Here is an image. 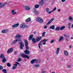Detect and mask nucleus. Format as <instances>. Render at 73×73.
<instances>
[{
	"mask_svg": "<svg viewBox=\"0 0 73 73\" xmlns=\"http://www.w3.org/2000/svg\"><path fill=\"white\" fill-rule=\"evenodd\" d=\"M54 1H52V2L51 3V5H53V4H54Z\"/></svg>",
	"mask_w": 73,
	"mask_h": 73,
	"instance_id": "603ef678",
	"label": "nucleus"
},
{
	"mask_svg": "<svg viewBox=\"0 0 73 73\" xmlns=\"http://www.w3.org/2000/svg\"><path fill=\"white\" fill-rule=\"evenodd\" d=\"M6 61H7V60L5 59V58H4L2 60V62H3V63H4V62H5Z\"/></svg>",
	"mask_w": 73,
	"mask_h": 73,
	"instance_id": "c756f323",
	"label": "nucleus"
},
{
	"mask_svg": "<svg viewBox=\"0 0 73 73\" xmlns=\"http://www.w3.org/2000/svg\"><path fill=\"white\" fill-rule=\"evenodd\" d=\"M46 73V71H45L44 70L42 69L41 70V73Z\"/></svg>",
	"mask_w": 73,
	"mask_h": 73,
	"instance_id": "7c9ffc66",
	"label": "nucleus"
},
{
	"mask_svg": "<svg viewBox=\"0 0 73 73\" xmlns=\"http://www.w3.org/2000/svg\"><path fill=\"white\" fill-rule=\"evenodd\" d=\"M43 45H45V44H46V43L45 42H44L43 43Z\"/></svg>",
	"mask_w": 73,
	"mask_h": 73,
	"instance_id": "e2e57ef3",
	"label": "nucleus"
},
{
	"mask_svg": "<svg viewBox=\"0 0 73 73\" xmlns=\"http://www.w3.org/2000/svg\"><path fill=\"white\" fill-rule=\"evenodd\" d=\"M14 66H17V63L15 64H14Z\"/></svg>",
	"mask_w": 73,
	"mask_h": 73,
	"instance_id": "3c124183",
	"label": "nucleus"
},
{
	"mask_svg": "<svg viewBox=\"0 0 73 73\" xmlns=\"http://www.w3.org/2000/svg\"><path fill=\"white\" fill-rule=\"evenodd\" d=\"M2 69H3V67L1 66H0V70H1Z\"/></svg>",
	"mask_w": 73,
	"mask_h": 73,
	"instance_id": "a19ab883",
	"label": "nucleus"
},
{
	"mask_svg": "<svg viewBox=\"0 0 73 73\" xmlns=\"http://www.w3.org/2000/svg\"><path fill=\"white\" fill-rule=\"evenodd\" d=\"M60 51V48H57L56 51V54H58V52Z\"/></svg>",
	"mask_w": 73,
	"mask_h": 73,
	"instance_id": "a211bd4d",
	"label": "nucleus"
},
{
	"mask_svg": "<svg viewBox=\"0 0 73 73\" xmlns=\"http://www.w3.org/2000/svg\"><path fill=\"white\" fill-rule=\"evenodd\" d=\"M65 40H66L67 41H69V39L67 38H65Z\"/></svg>",
	"mask_w": 73,
	"mask_h": 73,
	"instance_id": "6e6d98bb",
	"label": "nucleus"
},
{
	"mask_svg": "<svg viewBox=\"0 0 73 73\" xmlns=\"http://www.w3.org/2000/svg\"><path fill=\"white\" fill-rule=\"evenodd\" d=\"M2 33H6L7 32V30H4L1 31Z\"/></svg>",
	"mask_w": 73,
	"mask_h": 73,
	"instance_id": "a878e982",
	"label": "nucleus"
},
{
	"mask_svg": "<svg viewBox=\"0 0 73 73\" xmlns=\"http://www.w3.org/2000/svg\"><path fill=\"white\" fill-rule=\"evenodd\" d=\"M15 63L17 64H18V65H20V63H19L18 62H16Z\"/></svg>",
	"mask_w": 73,
	"mask_h": 73,
	"instance_id": "4d7b16f0",
	"label": "nucleus"
},
{
	"mask_svg": "<svg viewBox=\"0 0 73 73\" xmlns=\"http://www.w3.org/2000/svg\"><path fill=\"white\" fill-rule=\"evenodd\" d=\"M19 25V23H18L17 24H15L14 25H12V28H16V27H17Z\"/></svg>",
	"mask_w": 73,
	"mask_h": 73,
	"instance_id": "9d476101",
	"label": "nucleus"
},
{
	"mask_svg": "<svg viewBox=\"0 0 73 73\" xmlns=\"http://www.w3.org/2000/svg\"><path fill=\"white\" fill-rule=\"evenodd\" d=\"M63 40H64V37L62 36H61L59 37V39L58 40V41L60 42Z\"/></svg>",
	"mask_w": 73,
	"mask_h": 73,
	"instance_id": "f3484780",
	"label": "nucleus"
},
{
	"mask_svg": "<svg viewBox=\"0 0 73 73\" xmlns=\"http://www.w3.org/2000/svg\"><path fill=\"white\" fill-rule=\"evenodd\" d=\"M25 21L26 23H28L29 22V21H31V18H29L26 19Z\"/></svg>",
	"mask_w": 73,
	"mask_h": 73,
	"instance_id": "4468645a",
	"label": "nucleus"
},
{
	"mask_svg": "<svg viewBox=\"0 0 73 73\" xmlns=\"http://www.w3.org/2000/svg\"><path fill=\"white\" fill-rule=\"evenodd\" d=\"M45 34H46V32H44L43 33H42V37H45Z\"/></svg>",
	"mask_w": 73,
	"mask_h": 73,
	"instance_id": "c85d7f7f",
	"label": "nucleus"
},
{
	"mask_svg": "<svg viewBox=\"0 0 73 73\" xmlns=\"http://www.w3.org/2000/svg\"><path fill=\"white\" fill-rule=\"evenodd\" d=\"M2 72H4V73H7V70L5 69H4L2 70Z\"/></svg>",
	"mask_w": 73,
	"mask_h": 73,
	"instance_id": "f704fd0d",
	"label": "nucleus"
},
{
	"mask_svg": "<svg viewBox=\"0 0 73 73\" xmlns=\"http://www.w3.org/2000/svg\"><path fill=\"white\" fill-rule=\"evenodd\" d=\"M21 61V59L20 58H18V60H17V62H19L20 61Z\"/></svg>",
	"mask_w": 73,
	"mask_h": 73,
	"instance_id": "58836bf2",
	"label": "nucleus"
},
{
	"mask_svg": "<svg viewBox=\"0 0 73 73\" xmlns=\"http://www.w3.org/2000/svg\"><path fill=\"white\" fill-rule=\"evenodd\" d=\"M25 48H26V50L29 49V47L28 46H26V47H25Z\"/></svg>",
	"mask_w": 73,
	"mask_h": 73,
	"instance_id": "c9c22d12",
	"label": "nucleus"
},
{
	"mask_svg": "<svg viewBox=\"0 0 73 73\" xmlns=\"http://www.w3.org/2000/svg\"><path fill=\"white\" fill-rule=\"evenodd\" d=\"M66 1V0H61V1L62 3H64V2H65Z\"/></svg>",
	"mask_w": 73,
	"mask_h": 73,
	"instance_id": "5fc2aeb1",
	"label": "nucleus"
},
{
	"mask_svg": "<svg viewBox=\"0 0 73 73\" xmlns=\"http://www.w3.org/2000/svg\"><path fill=\"white\" fill-rule=\"evenodd\" d=\"M33 37V35H30V36L29 37V40H32V38Z\"/></svg>",
	"mask_w": 73,
	"mask_h": 73,
	"instance_id": "dca6fc26",
	"label": "nucleus"
},
{
	"mask_svg": "<svg viewBox=\"0 0 73 73\" xmlns=\"http://www.w3.org/2000/svg\"><path fill=\"white\" fill-rule=\"evenodd\" d=\"M68 28H70V23H68Z\"/></svg>",
	"mask_w": 73,
	"mask_h": 73,
	"instance_id": "49530a36",
	"label": "nucleus"
},
{
	"mask_svg": "<svg viewBox=\"0 0 73 73\" xmlns=\"http://www.w3.org/2000/svg\"><path fill=\"white\" fill-rule=\"evenodd\" d=\"M64 37H68V38H69V36L68 35H67L64 34Z\"/></svg>",
	"mask_w": 73,
	"mask_h": 73,
	"instance_id": "e433bc0d",
	"label": "nucleus"
},
{
	"mask_svg": "<svg viewBox=\"0 0 73 73\" xmlns=\"http://www.w3.org/2000/svg\"><path fill=\"white\" fill-rule=\"evenodd\" d=\"M24 41L25 43V46H28V41L25 39H24Z\"/></svg>",
	"mask_w": 73,
	"mask_h": 73,
	"instance_id": "ddd939ff",
	"label": "nucleus"
},
{
	"mask_svg": "<svg viewBox=\"0 0 73 73\" xmlns=\"http://www.w3.org/2000/svg\"><path fill=\"white\" fill-rule=\"evenodd\" d=\"M72 28H73V24L72 25Z\"/></svg>",
	"mask_w": 73,
	"mask_h": 73,
	"instance_id": "69168bd1",
	"label": "nucleus"
},
{
	"mask_svg": "<svg viewBox=\"0 0 73 73\" xmlns=\"http://www.w3.org/2000/svg\"><path fill=\"white\" fill-rule=\"evenodd\" d=\"M19 43L20 44V48L21 49H23V48L24 46V44L21 40H19Z\"/></svg>",
	"mask_w": 73,
	"mask_h": 73,
	"instance_id": "7ed1b4c3",
	"label": "nucleus"
},
{
	"mask_svg": "<svg viewBox=\"0 0 73 73\" xmlns=\"http://www.w3.org/2000/svg\"><path fill=\"white\" fill-rule=\"evenodd\" d=\"M33 33L34 34H36V31H34V32H33Z\"/></svg>",
	"mask_w": 73,
	"mask_h": 73,
	"instance_id": "bf43d9fd",
	"label": "nucleus"
},
{
	"mask_svg": "<svg viewBox=\"0 0 73 73\" xmlns=\"http://www.w3.org/2000/svg\"><path fill=\"white\" fill-rule=\"evenodd\" d=\"M67 66L68 67V68H70L71 66V65H67Z\"/></svg>",
	"mask_w": 73,
	"mask_h": 73,
	"instance_id": "a18cd8bd",
	"label": "nucleus"
},
{
	"mask_svg": "<svg viewBox=\"0 0 73 73\" xmlns=\"http://www.w3.org/2000/svg\"><path fill=\"white\" fill-rule=\"evenodd\" d=\"M68 19L70 21H73V19L72 17H69Z\"/></svg>",
	"mask_w": 73,
	"mask_h": 73,
	"instance_id": "5701e85b",
	"label": "nucleus"
},
{
	"mask_svg": "<svg viewBox=\"0 0 73 73\" xmlns=\"http://www.w3.org/2000/svg\"><path fill=\"white\" fill-rule=\"evenodd\" d=\"M42 38V36H37L36 39L35 38H33L32 39V41L33 44H35V43H36V42H38V41H40V39Z\"/></svg>",
	"mask_w": 73,
	"mask_h": 73,
	"instance_id": "f03ea898",
	"label": "nucleus"
},
{
	"mask_svg": "<svg viewBox=\"0 0 73 73\" xmlns=\"http://www.w3.org/2000/svg\"><path fill=\"white\" fill-rule=\"evenodd\" d=\"M54 40L52 39L51 40V43H53V42H54Z\"/></svg>",
	"mask_w": 73,
	"mask_h": 73,
	"instance_id": "09e8293b",
	"label": "nucleus"
},
{
	"mask_svg": "<svg viewBox=\"0 0 73 73\" xmlns=\"http://www.w3.org/2000/svg\"><path fill=\"white\" fill-rule=\"evenodd\" d=\"M56 7H54L53 9L52 10V12H54V11H56Z\"/></svg>",
	"mask_w": 73,
	"mask_h": 73,
	"instance_id": "c03bdc74",
	"label": "nucleus"
},
{
	"mask_svg": "<svg viewBox=\"0 0 73 73\" xmlns=\"http://www.w3.org/2000/svg\"><path fill=\"white\" fill-rule=\"evenodd\" d=\"M42 42L41 41L39 42V43L38 44V46L39 49H41L40 46H42Z\"/></svg>",
	"mask_w": 73,
	"mask_h": 73,
	"instance_id": "f8f14e48",
	"label": "nucleus"
},
{
	"mask_svg": "<svg viewBox=\"0 0 73 73\" xmlns=\"http://www.w3.org/2000/svg\"><path fill=\"white\" fill-rule=\"evenodd\" d=\"M47 26L45 25L44 26V29H46L47 28Z\"/></svg>",
	"mask_w": 73,
	"mask_h": 73,
	"instance_id": "864d4df0",
	"label": "nucleus"
},
{
	"mask_svg": "<svg viewBox=\"0 0 73 73\" xmlns=\"http://www.w3.org/2000/svg\"><path fill=\"white\" fill-rule=\"evenodd\" d=\"M14 12H15V10H13L11 11V13H13L12 14V15H15L16 13V12H14Z\"/></svg>",
	"mask_w": 73,
	"mask_h": 73,
	"instance_id": "393cba45",
	"label": "nucleus"
},
{
	"mask_svg": "<svg viewBox=\"0 0 73 73\" xmlns=\"http://www.w3.org/2000/svg\"><path fill=\"white\" fill-rule=\"evenodd\" d=\"M69 48H70V49H71V48H72V46L70 45L69 46Z\"/></svg>",
	"mask_w": 73,
	"mask_h": 73,
	"instance_id": "680f3d73",
	"label": "nucleus"
},
{
	"mask_svg": "<svg viewBox=\"0 0 73 73\" xmlns=\"http://www.w3.org/2000/svg\"><path fill=\"white\" fill-rule=\"evenodd\" d=\"M4 56L3 55V54H1V56H0V58H4Z\"/></svg>",
	"mask_w": 73,
	"mask_h": 73,
	"instance_id": "cd10ccee",
	"label": "nucleus"
},
{
	"mask_svg": "<svg viewBox=\"0 0 73 73\" xmlns=\"http://www.w3.org/2000/svg\"><path fill=\"white\" fill-rule=\"evenodd\" d=\"M40 61H41V60L40 59H37L36 60V59L35 62L36 63L37 62H40Z\"/></svg>",
	"mask_w": 73,
	"mask_h": 73,
	"instance_id": "bb28decb",
	"label": "nucleus"
},
{
	"mask_svg": "<svg viewBox=\"0 0 73 73\" xmlns=\"http://www.w3.org/2000/svg\"><path fill=\"white\" fill-rule=\"evenodd\" d=\"M48 41V40L44 39L43 40H41L42 42H46V41Z\"/></svg>",
	"mask_w": 73,
	"mask_h": 73,
	"instance_id": "4c0bfd02",
	"label": "nucleus"
},
{
	"mask_svg": "<svg viewBox=\"0 0 73 73\" xmlns=\"http://www.w3.org/2000/svg\"><path fill=\"white\" fill-rule=\"evenodd\" d=\"M35 66L36 68H37V67H39L40 66V65L39 64H36L35 65Z\"/></svg>",
	"mask_w": 73,
	"mask_h": 73,
	"instance_id": "ea45409f",
	"label": "nucleus"
},
{
	"mask_svg": "<svg viewBox=\"0 0 73 73\" xmlns=\"http://www.w3.org/2000/svg\"><path fill=\"white\" fill-rule=\"evenodd\" d=\"M65 26H62L61 27L60 29V31H62V30H64L65 28Z\"/></svg>",
	"mask_w": 73,
	"mask_h": 73,
	"instance_id": "4be33fe9",
	"label": "nucleus"
},
{
	"mask_svg": "<svg viewBox=\"0 0 73 73\" xmlns=\"http://www.w3.org/2000/svg\"><path fill=\"white\" fill-rule=\"evenodd\" d=\"M25 10L29 11L31 9V8L29 6H26L25 7Z\"/></svg>",
	"mask_w": 73,
	"mask_h": 73,
	"instance_id": "9b49d317",
	"label": "nucleus"
},
{
	"mask_svg": "<svg viewBox=\"0 0 73 73\" xmlns=\"http://www.w3.org/2000/svg\"><path fill=\"white\" fill-rule=\"evenodd\" d=\"M36 20L37 21H38L39 23H42L44 22V20H43L42 19L38 17H37Z\"/></svg>",
	"mask_w": 73,
	"mask_h": 73,
	"instance_id": "20e7f679",
	"label": "nucleus"
},
{
	"mask_svg": "<svg viewBox=\"0 0 73 73\" xmlns=\"http://www.w3.org/2000/svg\"><path fill=\"white\" fill-rule=\"evenodd\" d=\"M47 60H49V58H48Z\"/></svg>",
	"mask_w": 73,
	"mask_h": 73,
	"instance_id": "774afa93",
	"label": "nucleus"
},
{
	"mask_svg": "<svg viewBox=\"0 0 73 73\" xmlns=\"http://www.w3.org/2000/svg\"><path fill=\"white\" fill-rule=\"evenodd\" d=\"M71 39H73V37H71Z\"/></svg>",
	"mask_w": 73,
	"mask_h": 73,
	"instance_id": "338daca9",
	"label": "nucleus"
},
{
	"mask_svg": "<svg viewBox=\"0 0 73 73\" xmlns=\"http://www.w3.org/2000/svg\"><path fill=\"white\" fill-rule=\"evenodd\" d=\"M26 27V25L25 23H23L21 24V25L20 27L21 28H25Z\"/></svg>",
	"mask_w": 73,
	"mask_h": 73,
	"instance_id": "0eeeda50",
	"label": "nucleus"
},
{
	"mask_svg": "<svg viewBox=\"0 0 73 73\" xmlns=\"http://www.w3.org/2000/svg\"><path fill=\"white\" fill-rule=\"evenodd\" d=\"M40 52H43V49H40Z\"/></svg>",
	"mask_w": 73,
	"mask_h": 73,
	"instance_id": "13d9d810",
	"label": "nucleus"
},
{
	"mask_svg": "<svg viewBox=\"0 0 73 73\" xmlns=\"http://www.w3.org/2000/svg\"><path fill=\"white\" fill-rule=\"evenodd\" d=\"M42 1H43V0H42L40 2V5H42V4H43V2H42Z\"/></svg>",
	"mask_w": 73,
	"mask_h": 73,
	"instance_id": "79ce46f5",
	"label": "nucleus"
},
{
	"mask_svg": "<svg viewBox=\"0 0 73 73\" xmlns=\"http://www.w3.org/2000/svg\"><path fill=\"white\" fill-rule=\"evenodd\" d=\"M51 73H55V72H52Z\"/></svg>",
	"mask_w": 73,
	"mask_h": 73,
	"instance_id": "0e129e2a",
	"label": "nucleus"
},
{
	"mask_svg": "<svg viewBox=\"0 0 73 73\" xmlns=\"http://www.w3.org/2000/svg\"><path fill=\"white\" fill-rule=\"evenodd\" d=\"M21 56L23 57V58H26L27 59H29L30 57L28 55H26L25 54H21Z\"/></svg>",
	"mask_w": 73,
	"mask_h": 73,
	"instance_id": "39448f33",
	"label": "nucleus"
},
{
	"mask_svg": "<svg viewBox=\"0 0 73 73\" xmlns=\"http://www.w3.org/2000/svg\"><path fill=\"white\" fill-rule=\"evenodd\" d=\"M64 53L65 56H68V52L66 50L64 51Z\"/></svg>",
	"mask_w": 73,
	"mask_h": 73,
	"instance_id": "412c9836",
	"label": "nucleus"
},
{
	"mask_svg": "<svg viewBox=\"0 0 73 73\" xmlns=\"http://www.w3.org/2000/svg\"><path fill=\"white\" fill-rule=\"evenodd\" d=\"M39 7H40V5L38 4L35 5L34 6L35 8H36V9L38 8Z\"/></svg>",
	"mask_w": 73,
	"mask_h": 73,
	"instance_id": "b1692460",
	"label": "nucleus"
},
{
	"mask_svg": "<svg viewBox=\"0 0 73 73\" xmlns=\"http://www.w3.org/2000/svg\"><path fill=\"white\" fill-rule=\"evenodd\" d=\"M60 29V27H56V28L55 29V31H58V30H59Z\"/></svg>",
	"mask_w": 73,
	"mask_h": 73,
	"instance_id": "2f4dec72",
	"label": "nucleus"
},
{
	"mask_svg": "<svg viewBox=\"0 0 73 73\" xmlns=\"http://www.w3.org/2000/svg\"><path fill=\"white\" fill-rule=\"evenodd\" d=\"M55 28V26L54 25H52L50 27V29H53V30H54Z\"/></svg>",
	"mask_w": 73,
	"mask_h": 73,
	"instance_id": "6ab92c4d",
	"label": "nucleus"
},
{
	"mask_svg": "<svg viewBox=\"0 0 73 73\" xmlns=\"http://www.w3.org/2000/svg\"><path fill=\"white\" fill-rule=\"evenodd\" d=\"M54 20V18L51 19L46 24V25H49V24H50L53 21V20Z\"/></svg>",
	"mask_w": 73,
	"mask_h": 73,
	"instance_id": "6e6552de",
	"label": "nucleus"
},
{
	"mask_svg": "<svg viewBox=\"0 0 73 73\" xmlns=\"http://www.w3.org/2000/svg\"><path fill=\"white\" fill-rule=\"evenodd\" d=\"M33 11L36 15H38L39 14V12L35 8H34L33 10Z\"/></svg>",
	"mask_w": 73,
	"mask_h": 73,
	"instance_id": "423d86ee",
	"label": "nucleus"
},
{
	"mask_svg": "<svg viewBox=\"0 0 73 73\" xmlns=\"http://www.w3.org/2000/svg\"><path fill=\"white\" fill-rule=\"evenodd\" d=\"M58 12H61V10H60V9H58Z\"/></svg>",
	"mask_w": 73,
	"mask_h": 73,
	"instance_id": "052dcab7",
	"label": "nucleus"
},
{
	"mask_svg": "<svg viewBox=\"0 0 73 73\" xmlns=\"http://www.w3.org/2000/svg\"><path fill=\"white\" fill-rule=\"evenodd\" d=\"M7 66L8 67H11V65L9 63H7Z\"/></svg>",
	"mask_w": 73,
	"mask_h": 73,
	"instance_id": "473e14b6",
	"label": "nucleus"
},
{
	"mask_svg": "<svg viewBox=\"0 0 73 73\" xmlns=\"http://www.w3.org/2000/svg\"><path fill=\"white\" fill-rule=\"evenodd\" d=\"M17 51H16L15 52H14V54H15V55H17Z\"/></svg>",
	"mask_w": 73,
	"mask_h": 73,
	"instance_id": "de8ad7c7",
	"label": "nucleus"
},
{
	"mask_svg": "<svg viewBox=\"0 0 73 73\" xmlns=\"http://www.w3.org/2000/svg\"><path fill=\"white\" fill-rule=\"evenodd\" d=\"M36 59H33L31 60V61L30 62L31 64H33L35 63V62Z\"/></svg>",
	"mask_w": 73,
	"mask_h": 73,
	"instance_id": "2eb2a0df",
	"label": "nucleus"
},
{
	"mask_svg": "<svg viewBox=\"0 0 73 73\" xmlns=\"http://www.w3.org/2000/svg\"><path fill=\"white\" fill-rule=\"evenodd\" d=\"M21 37H22V36H21V35H19V34L17 35L16 36H15V38H16V39H17L15 40L12 42V44L13 45V44H16V43H17V42L18 40L19 42V41L21 40L20 38H21Z\"/></svg>",
	"mask_w": 73,
	"mask_h": 73,
	"instance_id": "f257e3e1",
	"label": "nucleus"
},
{
	"mask_svg": "<svg viewBox=\"0 0 73 73\" xmlns=\"http://www.w3.org/2000/svg\"><path fill=\"white\" fill-rule=\"evenodd\" d=\"M52 11H50V12H49V11H48V12H47V13H48V14H50V13H51L52 12Z\"/></svg>",
	"mask_w": 73,
	"mask_h": 73,
	"instance_id": "8fccbe9b",
	"label": "nucleus"
},
{
	"mask_svg": "<svg viewBox=\"0 0 73 73\" xmlns=\"http://www.w3.org/2000/svg\"><path fill=\"white\" fill-rule=\"evenodd\" d=\"M13 50V48H11L9 49L7 51V53H9L10 52H12Z\"/></svg>",
	"mask_w": 73,
	"mask_h": 73,
	"instance_id": "1a4fd4ad",
	"label": "nucleus"
},
{
	"mask_svg": "<svg viewBox=\"0 0 73 73\" xmlns=\"http://www.w3.org/2000/svg\"><path fill=\"white\" fill-rule=\"evenodd\" d=\"M16 67L15 66H13L12 68L13 69H16Z\"/></svg>",
	"mask_w": 73,
	"mask_h": 73,
	"instance_id": "37998d69",
	"label": "nucleus"
},
{
	"mask_svg": "<svg viewBox=\"0 0 73 73\" xmlns=\"http://www.w3.org/2000/svg\"><path fill=\"white\" fill-rule=\"evenodd\" d=\"M25 53L26 54L28 55L29 54V51H28L27 50L24 51Z\"/></svg>",
	"mask_w": 73,
	"mask_h": 73,
	"instance_id": "aec40b11",
	"label": "nucleus"
},
{
	"mask_svg": "<svg viewBox=\"0 0 73 73\" xmlns=\"http://www.w3.org/2000/svg\"><path fill=\"white\" fill-rule=\"evenodd\" d=\"M46 12H49V9L47 7L46 9Z\"/></svg>",
	"mask_w": 73,
	"mask_h": 73,
	"instance_id": "72a5a7b5",
	"label": "nucleus"
}]
</instances>
